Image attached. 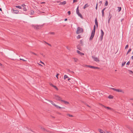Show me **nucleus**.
I'll return each mask as SVG.
<instances>
[{"instance_id":"obj_60","label":"nucleus","mask_w":133,"mask_h":133,"mask_svg":"<svg viewBox=\"0 0 133 133\" xmlns=\"http://www.w3.org/2000/svg\"><path fill=\"white\" fill-rule=\"evenodd\" d=\"M77 49H78V50H81V49H80V48H77Z\"/></svg>"},{"instance_id":"obj_50","label":"nucleus","mask_w":133,"mask_h":133,"mask_svg":"<svg viewBox=\"0 0 133 133\" xmlns=\"http://www.w3.org/2000/svg\"><path fill=\"white\" fill-rule=\"evenodd\" d=\"M80 42L81 44H83V42L82 41V40H80Z\"/></svg>"},{"instance_id":"obj_61","label":"nucleus","mask_w":133,"mask_h":133,"mask_svg":"<svg viewBox=\"0 0 133 133\" xmlns=\"http://www.w3.org/2000/svg\"><path fill=\"white\" fill-rule=\"evenodd\" d=\"M0 11H2V9L1 8H0Z\"/></svg>"},{"instance_id":"obj_63","label":"nucleus","mask_w":133,"mask_h":133,"mask_svg":"<svg viewBox=\"0 0 133 133\" xmlns=\"http://www.w3.org/2000/svg\"><path fill=\"white\" fill-rule=\"evenodd\" d=\"M130 100H133V98H131L130 99Z\"/></svg>"},{"instance_id":"obj_46","label":"nucleus","mask_w":133,"mask_h":133,"mask_svg":"<svg viewBox=\"0 0 133 133\" xmlns=\"http://www.w3.org/2000/svg\"><path fill=\"white\" fill-rule=\"evenodd\" d=\"M20 60H22L23 61H26L24 60V59H21V58H20Z\"/></svg>"},{"instance_id":"obj_59","label":"nucleus","mask_w":133,"mask_h":133,"mask_svg":"<svg viewBox=\"0 0 133 133\" xmlns=\"http://www.w3.org/2000/svg\"><path fill=\"white\" fill-rule=\"evenodd\" d=\"M70 79H70V78H68V81H69V80H70Z\"/></svg>"},{"instance_id":"obj_52","label":"nucleus","mask_w":133,"mask_h":133,"mask_svg":"<svg viewBox=\"0 0 133 133\" xmlns=\"http://www.w3.org/2000/svg\"><path fill=\"white\" fill-rule=\"evenodd\" d=\"M80 55H84V53H81Z\"/></svg>"},{"instance_id":"obj_55","label":"nucleus","mask_w":133,"mask_h":133,"mask_svg":"<svg viewBox=\"0 0 133 133\" xmlns=\"http://www.w3.org/2000/svg\"><path fill=\"white\" fill-rule=\"evenodd\" d=\"M67 18H66L65 19H64V21H67Z\"/></svg>"},{"instance_id":"obj_53","label":"nucleus","mask_w":133,"mask_h":133,"mask_svg":"<svg viewBox=\"0 0 133 133\" xmlns=\"http://www.w3.org/2000/svg\"><path fill=\"white\" fill-rule=\"evenodd\" d=\"M129 71H130L131 72V73H133V72L131 70H129Z\"/></svg>"},{"instance_id":"obj_1","label":"nucleus","mask_w":133,"mask_h":133,"mask_svg":"<svg viewBox=\"0 0 133 133\" xmlns=\"http://www.w3.org/2000/svg\"><path fill=\"white\" fill-rule=\"evenodd\" d=\"M83 29L82 28H81L79 27H78L77 28V30L76 31V33L77 34H79L83 32Z\"/></svg>"},{"instance_id":"obj_4","label":"nucleus","mask_w":133,"mask_h":133,"mask_svg":"<svg viewBox=\"0 0 133 133\" xmlns=\"http://www.w3.org/2000/svg\"><path fill=\"white\" fill-rule=\"evenodd\" d=\"M110 88L111 89L113 90H114L115 91H116L118 92H122L123 93H124V92L121 89H115L114 88Z\"/></svg>"},{"instance_id":"obj_31","label":"nucleus","mask_w":133,"mask_h":133,"mask_svg":"<svg viewBox=\"0 0 133 133\" xmlns=\"http://www.w3.org/2000/svg\"><path fill=\"white\" fill-rule=\"evenodd\" d=\"M30 53L31 54H34L35 55H37V54H36L34 52H30Z\"/></svg>"},{"instance_id":"obj_39","label":"nucleus","mask_w":133,"mask_h":133,"mask_svg":"<svg viewBox=\"0 0 133 133\" xmlns=\"http://www.w3.org/2000/svg\"><path fill=\"white\" fill-rule=\"evenodd\" d=\"M26 5H25L24 4H22L21 5V6H22V7H24V6H25Z\"/></svg>"},{"instance_id":"obj_20","label":"nucleus","mask_w":133,"mask_h":133,"mask_svg":"<svg viewBox=\"0 0 133 133\" xmlns=\"http://www.w3.org/2000/svg\"><path fill=\"white\" fill-rule=\"evenodd\" d=\"M108 98L109 99H112L113 97L111 95H109L108 97Z\"/></svg>"},{"instance_id":"obj_26","label":"nucleus","mask_w":133,"mask_h":133,"mask_svg":"<svg viewBox=\"0 0 133 133\" xmlns=\"http://www.w3.org/2000/svg\"><path fill=\"white\" fill-rule=\"evenodd\" d=\"M49 101L50 102H51V104H52L53 105H55V104L52 101Z\"/></svg>"},{"instance_id":"obj_42","label":"nucleus","mask_w":133,"mask_h":133,"mask_svg":"<svg viewBox=\"0 0 133 133\" xmlns=\"http://www.w3.org/2000/svg\"><path fill=\"white\" fill-rule=\"evenodd\" d=\"M45 42L47 44H48V45H49V46H51V45L50 44L46 42Z\"/></svg>"},{"instance_id":"obj_35","label":"nucleus","mask_w":133,"mask_h":133,"mask_svg":"<svg viewBox=\"0 0 133 133\" xmlns=\"http://www.w3.org/2000/svg\"><path fill=\"white\" fill-rule=\"evenodd\" d=\"M77 53H78V54H81V52L80 51H79V50H77Z\"/></svg>"},{"instance_id":"obj_16","label":"nucleus","mask_w":133,"mask_h":133,"mask_svg":"<svg viewBox=\"0 0 133 133\" xmlns=\"http://www.w3.org/2000/svg\"><path fill=\"white\" fill-rule=\"evenodd\" d=\"M89 6V5H88V4H86L84 6L83 8L84 9H85L86 8L88 7Z\"/></svg>"},{"instance_id":"obj_23","label":"nucleus","mask_w":133,"mask_h":133,"mask_svg":"<svg viewBox=\"0 0 133 133\" xmlns=\"http://www.w3.org/2000/svg\"><path fill=\"white\" fill-rule=\"evenodd\" d=\"M108 4V2L107 1H105V6H107Z\"/></svg>"},{"instance_id":"obj_27","label":"nucleus","mask_w":133,"mask_h":133,"mask_svg":"<svg viewBox=\"0 0 133 133\" xmlns=\"http://www.w3.org/2000/svg\"><path fill=\"white\" fill-rule=\"evenodd\" d=\"M102 16L103 17H104V12L103 11H102Z\"/></svg>"},{"instance_id":"obj_36","label":"nucleus","mask_w":133,"mask_h":133,"mask_svg":"<svg viewBox=\"0 0 133 133\" xmlns=\"http://www.w3.org/2000/svg\"><path fill=\"white\" fill-rule=\"evenodd\" d=\"M130 63V61H128L126 65H129Z\"/></svg>"},{"instance_id":"obj_7","label":"nucleus","mask_w":133,"mask_h":133,"mask_svg":"<svg viewBox=\"0 0 133 133\" xmlns=\"http://www.w3.org/2000/svg\"><path fill=\"white\" fill-rule=\"evenodd\" d=\"M11 11L12 13L15 14H17L19 12L18 10H15L13 8L11 9Z\"/></svg>"},{"instance_id":"obj_44","label":"nucleus","mask_w":133,"mask_h":133,"mask_svg":"<svg viewBox=\"0 0 133 133\" xmlns=\"http://www.w3.org/2000/svg\"><path fill=\"white\" fill-rule=\"evenodd\" d=\"M102 3V1H100L99 2V3L100 4V5H101Z\"/></svg>"},{"instance_id":"obj_17","label":"nucleus","mask_w":133,"mask_h":133,"mask_svg":"<svg viewBox=\"0 0 133 133\" xmlns=\"http://www.w3.org/2000/svg\"><path fill=\"white\" fill-rule=\"evenodd\" d=\"M95 29H96V26L95 25H94V29L92 31V32L95 33Z\"/></svg>"},{"instance_id":"obj_12","label":"nucleus","mask_w":133,"mask_h":133,"mask_svg":"<svg viewBox=\"0 0 133 133\" xmlns=\"http://www.w3.org/2000/svg\"><path fill=\"white\" fill-rule=\"evenodd\" d=\"M98 130L100 133H106L103 130L101 129H98Z\"/></svg>"},{"instance_id":"obj_58","label":"nucleus","mask_w":133,"mask_h":133,"mask_svg":"<svg viewBox=\"0 0 133 133\" xmlns=\"http://www.w3.org/2000/svg\"><path fill=\"white\" fill-rule=\"evenodd\" d=\"M131 59H133V56H132L131 57Z\"/></svg>"},{"instance_id":"obj_48","label":"nucleus","mask_w":133,"mask_h":133,"mask_svg":"<svg viewBox=\"0 0 133 133\" xmlns=\"http://www.w3.org/2000/svg\"><path fill=\"white\" fill-rule=\"evenodd\" d=\"M110 18H109L108 20V23H109L110 22Z\"/></svg>"},{"instance_id":"obj_3","label":"nucleus","mask_w":133,"mask_h":133,"mask_svg":"<svg viewBox=\"0 0 133 133\" xmlns=\"http://www.w3.org/2000/svg\"><path fill=\"white\" fill-rule=\"evenodd\" d=\"M76 12L77 14L81 18H83V16L82 15L79 13V10L78 9V6L76 9Z\"/></svg>"},{"instance_id":"obj_51","label":"nucleus","mask_w":133,"mask_h":133,"mask_svg":"<svg viewBox=\"0 0 133 133\" xmlns=\"http://www.w3.org/2000/svg\"><path fill=\"white\" fill-rule=\"evenodd\" d=\"M106 9V8H104L102 11H104V10H105V9Z\"/></svg>"},{"instance_id":"obj_15","label":"nucleus","mask_w":133,"mask_h":133,"mask_svg":"<svg viewBox=\"0 0 133 133\" xmlns=\"http://www.w3.org/2000/svg\"><path fill=\"white\" fill-rule=\"evenodd\" d=\"M66 3V2L65 1H64L62 2H61L59 5H64Z\"/></svg>"},{"instance_id":"obj_64","label":"nucleus","mask_w":133,"mask_h":133,"mask_svg":"<svg viewBox=\"0 0 133 133\" xmlns=\"http://www.w3.org/2000/svg\"><path fill=\"white\" fill-rule=\"evenodd\" d=\"M45 2H42V3H45Z\"/></svg>"},{"instance_id":"obj_40","label":"nucleus","mask_w":133,"mask_h":133,"mask_svg":"<svg viewBox=\"0 0 133 133\" xmlns=\"http://www.w3.org/2000/svg\"><path fill=\"white\" fill-rule=\"evenodd\" d=\"M131 51V48H130L128 50V53H129V52H130Z\"/></svg>"},{"instance_id":"obj_43","label":"nucleus","mask_w":133,"mask_h":133,"mask_svg":"<svg viewBox=\"0 0 133 133\" xmlns=\"http://www.w3.org/2000/svg\"><path fill=\"white\" fill-rule=\"evenodd\" d=\"M128 45H126L125 47V49H126L127 48H128Z\"/></svg>"},{"instance_id":"obj_22","label":"nucleus","mask_w":133,"mask_h":133,"mask_svg":"<svg viewBox=\"0 0 133 133\" xmlns=\"http://www.w3.org/2000/svg\"><path fill=\"white\" fill-rule=\"evenodd\" d=\"M15 7L16 8L19 9H21L22 8V7L21 6H15Z\"/></svg>"},{"instance_id":"obj_57","label":"nucleus","mask_w":133,"mask_h":133,"mask_svg":"<svg viewBox=\"0 0 133 133\" xmlns=\"http://www.w3.org/2000/svg\"><path fill=\"white\" fill-rule=\"evenodd\" d=\"M66 48L68 49V50H69V48H68V46H66Z\"/></svg>"},{"instance_id":"obj_47","label":"nucleus","mask_w":133,"mask_h":133,"mask_svg":"<svg viewBox=\"0 0 133 133\" xmlns=\"http://www.w3.org/2000/svg\"><path fill=\"white\" fill-rule=\"evenodd\" d=\"M50 85L51 86H52V87H53V86H54V85H53L51 83H50Z\"/></svg>"},{"instance_id":"obj_45","label":"nucleus","mask_w":133,"mask_h":133,"mask_svg":"<svg viewBox=\"0 0 133 133\" xmlns=\"http://www.w3.org/2000/svg\"><path fill=\"white\" fill-rule=\"evenodd\" d=\"M77 0H73V3L76 2H77Z\"/></svg>"},{"instance_id":"obj_21","label":"nucleus","mask_w":133,"mask_h":133,"mask_svg":"<svg viewBox=\"0 0 133 133\" xmlns=\"http://www.w3.org/2000/svg\"><path fill=\"white\" fill-rule=\"evenodd\" d=\"M68 78V76L66 75H65L64 76V79H65L66 78Z\"/></svg>"},{"instance_id":"obj_29","label":"nucleus","mask_w":133,"mask_h":133,"mask_svg":"<svg viewBox=\"0 0 133 133\" xmlns=\"http://www.w3.org/2000/svg\"><path fill=\"white\" fill-rule=\"evenodd\" d=\"M109 18L111 19L112 17V15H110V12H109Z\"/></svg>"},{"instance_id":"obj_14","label":"nucleus","mask_w":133,"mask_h":133,"mask_svg":"<svg viewBox=\"0 0 133 133\" xmlns=\"http://www.w3.org/2000/svg\"><path fill=\"white\" fill-rule=\"evenodd\" d=\"M102 105V106L103 107H104V108H107V109H109V110L111 109V108H110V107H106V106H105L104 105Z\"/></svg>"},{"instance_id":"obj_18","label":"nucleus","mask_w":133,"mask_h":133,"mask_svg":"<svg viewBox=\"0 0 133 133\" xmlns=\"http://www.w3.org/2000/svg\"><path fill=\"white\" fill-rule=\"evenodd\" d=\"M41 129H42V130L43 131H46V130L44 128H43V127H41Z\"/></svg>"},{"instance_id":"obj_33","label":"nucleus","mask_w":133,"mask_h":133,"mask_svg":"<svg viewBox=\"0 0 133 133\" xmlns=\"http://www.w3.org/2000/svg\"><path fill=\"white\" fill-rule=\"evenodd\" d=\"M97 8H98V3H97L96 4V7H95V9H96V10H97Z\"/></svg>"},{"instance_id":"obj_30","label":"nucleus","mask_w":133,"mask_h":133,"mask_svg":"<svg viewBox=\"0 0 133 133\" xmlns=\"http://www.w3.org/2000/svg\"><path fill=\"white\" fill-rule=\"evenodd\" d=\"M74 61L75 62H77V60H78L76 58H74Z\"/></svg>"},{"instance_id":"obj_10","label":"nucleus","mask_w":133,"mask_h":133,"mask_svg":"<svg viewBox=\"0 0 133 133\" xmlns=\"http://www.w3.org/2000/svg\"><path fill=\"white\" fill-rule=\"evenodd\" d=\"M87 66L88 67L93 68V69H97L98 68L97 67L94 66H92L90 65H87Z\"/></svg>"},{"instance_id":"obj_38","label":"nucleus","mask_w":133,"mask_h":133,"mask_svg":"<svg viewBox=\"0 0 133 133\" xmlns=\"http://www.w3.org/2000/svg\"><path fill=\"white\" fill-rule=\"evenodd\" d=\"M68 116L70 117H73V116L72 115H71L70 114H68L67 115Z\"/></svg>"},{"instance_id":"obj_41","label":"nucleus","mask_w":133,"mask_h":133,"mask_svg":"<svg viewBox=\"0 0 133 133\" xmlns=\"http://www.w3.org/2000/svg\"><path fill=\"white\" fill-rule=\"evenodd\" d=\"M59 75V74H57L56 75V77L58 78V76Z\"/></svg>"},{"instance_id":"obj_5","label":"nucleus","mask_w":133,"mask_h":133,"mask_svg":"<svg viewBox=\"0 0 133 133\" xmlns=\"http://www.w3.org/2000/svg\"><path fill=\"white\" fill-rule=\"evenodd\" d=\"M32 26L33 27H34V28L35 29H39V28H41L43 26V25H33Z\"/></svg>"},{"instance_id":"obj_11","label":"nucleus","mask_w":133,"mask_h":133,"mask_svg":"<svg viewBox=\"0 0 133 133\" xmlns=\"http://www.w3.org/2000/svg\"><path fill=\"white\" fill-rule=\"evenodd\" d=\"M95 23L96 25V27H97V28L98 26V22H97V18H95Z\"/></svg>"},{"instance_id":"obj_49","label":"nucleus","mask_w":133,"mask_h":133,"mask_svg":"<svg viewBox=\"0 0 133 133\" xmlns=\"http://www.w3.org/2000/svg\"><path fill=\"white\" fill-rule=\"evenodd\" d=\"M50 34L52 35H54L55 34V33L54 32H51L50 33Z\"/></svg>"},{"instance_id":"obj_37","label":"nucleus","mask_w":133,"mask_h":133,"mask_svg":"<svg viewBox=\"0 0 133 133\" xmlns=\"http://www.w3.org/2000/svg\"><path fill=\"white\" fill-rule=\"evenodd\" d=\"M68 13L69 15H70L71 14V12L70 11H69L68 12Z\"/></svg>"},{"instance_id":"obj_8","label":"nucleus","mask_w":133,"mask_h":133,"mask_svg":"<svg viewBox=\"0 0 133 133\" xmlns=\"http://www.w3.org/2000/svg\"><path fill=\"white\" fill-rule=\"evenodd\" d=\"M95 33L94 32H91V36L89 38V40H91L94 37V35L95 34Z\"/></svg>"},{"instance_id":"obj_25","label":"nucleus","mask_w":133,"mask_h":133,"mask_svg":"<svg viewBox=\"0 0 133 133\" xmlns=\"http://www.w3.org/2000/svg\"><path fill=\"white\" fill-rule=\"evenodd\" d=\"M126 63V62H123L122 64V67H123V66H124V65Z\"/></svg>"},{"instance_id":"obj_28","label":"nucleus","mask_w":133,"mask_h":133,"mask_svg":"<svg viewBox=\"0 0 133 133\" xmlns=\"http://www.w3.org/2000/svg\"><path fill=\"white\" fill-rule=\"evenodd\" d=\"M53 87L55 88L57 90H58V89L56 87V86L55 85H54L53 86Z\"/></svg>"},{"instance_id":"obj_32","label":"nucleus","mask_w":133,"mask_h":133,"mask_svg":"<svg viewBox=\"0 0 133 133\" xmlns=\"http://www.w3.org/2000/svg\"><path fill=\"white\" fill-rule=\"evenodd\" d=\"M23 10L24 11H26L27 10L26 9L25 7H24L23 8Z\"/></svg>"},{"instance_id":"obj_62","label":"nucleus","mask_w":133,"mask_h":133,"mask_svg":"<svg viewBox=\"0 0 133 133\" xmlns=\"http://www.w3.org/2000/svg\"><path fill=\"white\" fill-rule=\"evenodd\" d=\"M0 65H1V66H2V64L1 63H0Z\"/></svg>"},{"instance_id":"obj_19","label":"nucleus","mask_w":133,"mask_h":133,"mask_svg":"<svg viewBox=\"0 0 133 133\" xmlns=\"http://www.w3.org/2000/svg\"><path fill=\"white\" fill-rule=\"evenodd\" d=\"M118 8L117 11L118 12H119L120 11L121 9V7H118Z\"/></svg>"},{"instance_id":"obj_6","label":"nucleus","mask_w":133,"mask_h":133,"mask_svg":"<svg viewBox=\"0 0 133 133\" xmlns=\"http://www.w3.org/2000/svg\"><path fill=\"white\" fill-rule=\"evenodd\" d=\"M101 35L100 37V40L101 41H102L103 38V36L104 35V32L102 29H101Z\"/></svg>"},{"instance_id":"obj_34","label":"nucleus","mask_w":133,"mask_h":133,"mask_svg":"<svg viewBox=\"0 0 133 133\" xmlns=\"http://www.w3.org/2000/svg\"><path fill=\"white\" fill-rule=\"evenodd\" d=\"M54 106H55L57 108H58V107L59 106H58V105L56 104H55V105H54Z\"/></svg>"},{"instance_id":"obj_54","label":"nucleus","mask_w":133,"mask_h":133,"mask_svg":"<svg viewBox=\"0 0 133 133\" xmlns=\"http://www.w3.org/2000/svg\"><path fill=\"white\" fill-rule=\"evenodd\" d=\"M58 108H59V109H61V108H62L61 107H59V106L58 107Z\"/></svg>"},{"instance_id":"obj_24","label":"nucleus","mask_w":133,"mask_h":133,"mask_svg":"<svg viewBox=\"0 0 133 133\" xmlns=\"http://www.w3.org/2000/svg\"><path fill=\"white\" fill-rule=\"evenodd\" d=\"M81 38V37L80 35H78L77 37V39H79Z\"/></svg>"},{"instance_id":"obj_56","label":"nucleus","mask_w":133,"mask_h":133,"mask_svg":"<svg viewBox=\"0 0 133 133\" xmlns=\"http://www.w3.org/2000/svg\"><path fill=\"white\" fill-rule=\"evenodd\" d=\"M40 62V63H42V64H44V63L43 62H42L41 61Z\"/></svg>"},{"instance_id":"obj_2","label":"nucleus","mask_w":133,"mask_h":133,"mask_svg":"<svg viewBox=\"0 0 133 133\" xmlns=\"http://www.w3.org/2000/svg\"><path fill=\"white\" fill-rule=\"evenodd\" d=\"M54 98L57 101H61L62 100V98L59 96L58 95H54Z\"/></svg>"},{"instance_id":"obj_9","label":"nucleus","mask_w":133,"mask_h":133,"mask_svg":"<svg viewBox=\"0 0 133 133\" xmlns=\"http://www.w3.org/2000/svg\"><path fill=\"white\" fill-rule=\"evenodd\" d=\"M92 58L94 59V60L96 62H98L99 61V59H98V58L97 57H95L94 56H92Z\"/></svg>"},{"instance_id":"obj_13","label":"nucleus","mask_w":133,"mask_h":133,"mask_svg":"<svg viewBox=\"0 0 133 133\" xmlns=\"http://www.w3.org/2000/svg\"><path fill=\"white\" fill-rule=\"evenodd\" d=\"M61 101L63 102L65 104H69V103L68 102L64 100H61Z\"/></svg>"}]
</instances>
